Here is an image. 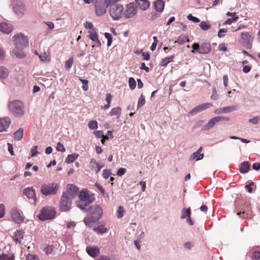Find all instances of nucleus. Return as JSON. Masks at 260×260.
Wrapping results in <instances>:
<instances>
[{
    "mask_svg": "<svg viewBox=\"0 0 260 260\" xmlns=\"http://www.w3.org/2000/svg\"><path fill=\"white\" fill-rule=\"evenodd\" d=\"M78 197L80 200L77 201V206L83 212H86L87 207L93 202V199L90 197L86 189L81 191Z\"/></svg>",
    "mask_w": 260,
    "mask_h": 260,
    "instance_id": "f257e3e1",
    "label": "nucleus"
},
{
    "mask_svg": "<svg viewBox=\"0 0 260 260\" xmlns=\"http://www.w3.org/2000/svg\"><path fill=\"white\" fill-rule=\"evenodd\" d=\"M9 109L10 111L16 117L22 116L24 114L23 104L19 100L10 102Z\"/></svg>",
    "mask_w": 260,
    "mask_h": 260,
    "instance_id": "f03ea898",
    "label": "nucleus"
},
{
    "mask_svg": "<svg viewBox=\"0 0 260 260\" xmlns=\"http://www.w3.org/2000/svg\"><path fill=\"white\" fill-rule=\"evenodd\" d=\"M59 186L55 183H43L41 185L40 191L45 196H53L57 193Z\"/></svg>",
    "mask_w": 260,
    "mask_h": 260,
    "instance_id": "7ed1b4c3",
    "label": "nucleus"
},
{
    "mask_svg": "<svg viewBox=\"0 0 260 260\" xmlns=\"http://www.w3.org/2000/svg\"><path fill=\"white\" fill-rule=\"evenodd\" d=\"M56 215V211L52 207L46 206L42 208L38 215L39 220L44 221L54 218Z\"/></svg>",
    "mask_w": 260,
    "mask_h": 260,
    "instance_id": "20e7f679",
    "label": "nucleus"
},
{
    "mask_svg": "<svg viewBox=\"0 0 260 260\" xmlns=\"http://www.w3.org/2000/svg\"><path fill=\"white\" fill-rule=\"evenodd\" d=\"M123 11L121 5H113L110 7V15L113 20H118L121 17Z\"/></svg>",
    "mask_w": 260,
    "mask_h": 260,
    "instance_id": "39448f33",
    "label": "nucleus"
},
{
    "mask_svg": "<svg viewBox=\"0 0 260 260\" xmlns=\"http://www.w3.org/2000/svg\"><path fill=\"white\" fill-rule=\"evenodd\" d=\"M72 199L67 196L66 194H62L59 203V209L62 212L70 210L72 205Z\"/></svg>",
    "mask_w": 260,
    "mask_h": 260,
    "instance_id": "423d86ee",
    "label": "nucleus"
},
{
    "mask_svg": "<svg viewBox=\"0 0 260 260\" xmlns=\"http://www.w3.org/2000/svg\"><path fill=\"white\" fill-rule=\"evenodd\" d=\"M253 38L248 32H243L241 34V40L240 43L246 48L249 49L252 47Z\"/></svg>",
    "mask_w": 260,
    "mask_h": 260,
    "instance_id": "0eeeda50",
    "label": "nucleus"
},
{
    "mask_svg": "<svg viewBox=\"0 0 260 260\" xmlns=\"http://www.w3.org/2000/svg\"><path fill=\"white\" fill-rule=\"evenodd\" d=\"M12 5L14 12L17 16H22L24 15L26 8L22 0H13Z\"/></svg>",
    "mask_w": 260,
    "mask_h": 260,
    "instance_id": "6e6552de",
    "label": "nucleus"
},
{
    "mask_svg": "<svg viewBox=\"0 0 260 260\" xmlns=\"http://www.w3.org/2000/svg\"><path fill=\"white\" fill-rule=\"evenodd\" d=\"M15 47L25 48L28 45V40L26 37L21 34L16 35L13 37Z\"/></svg>",
    "mask_w": 260,
    "mask_h": 260,
    "instance_id": "1a4fd4ad",
    "label": "nucleus"
},
{
    "mask_svg": "<svg viewBox=\"0 0 260 260\" xmlns=\"http://www.w3.org/2000/svg\"><path fill=\"white\" fill-rule=\"evenodd\" d=\"M88 213L91 215L90 216H92L95 219L98 220L102 217L103 215V210L102 208L97 205H93L90 207H87V211Z\"/></svg>",
    "mask_w": 260,
    "mask_h": 260,
    "instance_id": "9d476101",
    "label": "nucleus"
},
{
    "mask_svg": "<svg viewBox=\"0 0 260 260\" xmlns=\"http://www.w3.org/2000/svg\"><path fill=\"white\" fill-rule=\"evenodd\" d=\"M137 12V5L135 3H130L126 5L123 16L127 19L133 18Z\"/></svg>",
    "mask_w": 260,
    "mask_h": 260,
    "instance_id": "9b49d317",
    "label": "nucleus"
},
{
    "mask_svg": "<svg viewBox=\"0 0 260 260\" xmlns=\"http://www.w3.org/2000/svg\"><path fill=\"white\" fill-rule=\"evenodd\" d=\"M24 194L28 198L29 200V202L31 204L34 205L36 204L37 202V198L35 189L32 187H27L24 190Z\"/></svg>",
    "mask_w": 260,
    "mask_h": 260,
    "instance_id": "f8f14e48",
    "label": "nucleus"
},
{
    "mask_svg": "<svg viewBox=\"0 0 260 260\" xmlns=\"http://www.w3.org/2000/svg\"><path fill=\"white\" fill-rule=\"evenodd\" d=\"M212 104L209 103H206L204 104H202L193 108L190 112L189 115H194L201 111H203L210 107L212 106Z\"/></svg>",
    "mask_w": 260,
    "mask_h": 260,
    "instance_id": "ddd939ff",
    "label": "nucleus"
},
{
    "mask_svg": "<svg viewBox=\"0 0 260 260\" xmlns=\"http://www.w3.org/2000/svg\"><path fill=\"white\" fill-rule=\"evenodd\" d=\"M89 35L88 37L95 43L94 45L92 46V47H101V43L99 39L98 35L94 29H92V31H89Z\"/></svg>",
    "mask_w": 260,
    "mask_h": 260,
    "instance_id": "4468645a",
    "label": "nucleus"
},
{
    "mask_svg": "<svg viewBox=\"0 0 260 260\" xmlns=\"http://www.w3.org/2000/svg\"><path fill=\"white\" fill-rule=\"evenodd\" d=\"M11 215L13 221L17 223H20L23 222V218L21 216L20 213L16 208H12L11 210Z\"/></svg>",
    "mask_w": 260,
    "mask_h": 260,
    "instance_id": "2eb2a0df",
    "label": "nucleus"
},
{
    "mask_svg": "<svg viewBox=\"0 0 260 260\" xmlns=\"http://www.w3.org/2000/svg\"><path fill=\"white\" fill-rule=\"evenodd\" d=\"M238 109V107L236 106H232L225 107L223 108H219L216 109L214 111V113L216 114H221L222 113H228L232 111H236Z\"/></svg>",
    "mask_w": 260,
    "mask_h": 260,
    "instance_id": "dca6fc26",
    "label": "nucleus"
},
{
    "mask_svg": "<svg viewBox=\"0 0 260 260\" xmlns=\"http://www.w3.org/2000/svg\"><path fill=\"white\" fill-rule=\"evenodd\" d=\"M78 190V188L77 187L73 184H71L69 185L67 192L63 193L66 194L67 196L73 199L76 196Z\"/></svg>",
    "mask_w": 260,
    "mask_h": 260,
    "instance_id": "f3484780",
    "label": "nucleus"
},
{
    "mask_svg": "<svg viewBox=\"0 0 260 260\" xmlns=\"http://www.w3.org/2000/svg\"><path fill=\"white\" fill-rule=\"evenodd\" d=\"M106 5L105 2L102 3H95V13L98 16H101L106 12Z\"/></svg>",
    "mask_w": 260,
    "mask_h": 260,
    "instance_id": "a211bd4d",
    "label": "nucleus"
},
{
    "mask_svg": "<svg viewBox=\"0 0 260 260\" xmlns=\"http://www.w3.org/2000/svg\"><path fill=\"white\" fill-rule=\"evenodd\" d=\"M11 123V120L9 117L0 118V132L6 131Z\"/></svg>",
    "mask_w": 260,
    "mask_h": 260,
    "instance_id": "6ab92c4d",
    "label": "nucleus"
},
{
    "mask_svg": "<svg viewBox=\"0 0 260 260\" xmlns=\"http://www.w3.org/2000/svg\"><path fill=\"white\" fill-rule=\"evenodd\" d=\"M86 251L88 254L93 257H95L100 253L99 248L95 246H87Z\"/></svg>",
    "mask_w": 260,
    "mask_h": 260,
    "instance_id": "aec40b11",
    "label": "nucleus"
},
{
    "mask_svg": "<svg viewBox=\"0 0 260 260\" xmlns=\"http://www.w3.org/2000/svg\"><path fill=\"white\" fill-rule=\"evenodd\" d=\"M217 122L218 121L216 117L212 118L207 123L202 126V129L203 131H209L213 128Z\"/></svg>",
    "mask_w": 260,
    "mask_h": 260,
    "instance_id": "412c9836",
    "label": "nucleus"
},
{
    "mask_svg": "<svg viewBox=\"0 0 260 260\" xmlns=\"http://www.w3.org/2000/svg\"><path fill=\"white\" fill-rule=\"evenodd\" d=\"M211 50L210 44L209 43H204L200 46V50L198 52L201 54L209 53Z\"/></svg>",
    "mask_w": 260,
    "mask_h": 260,
    "instance_id": "4be33fe9",
    "label": "nucleus"
},
{
    "mask_svg": "<svg viewBox=\"0 0 260 260\" xmlns=\"http://www.w3.org/2000/svg\"><path fill=\"white\" fill-rule=\"evenodd\" d=\"M13 29L11 24L8 23H1L0 24V30L5 34L10 33Z\"/></svg>",
    "mask_w": 260,
    "mask_h": 260,
    "instance_id": "5701e85b",
    "label": "nucleus"
},
{
    "mask_svg": "<svg viewBox=\"0 0 260 260\" xmlns=\"http://www.w3.org/2000/svg\"><path fill=\"white\" fill-rule=\"evenodd\" d=\"M23 238V233L22 231H17L14 233L13 236V240L16 242V244H20L21 240Z\"/></svg>",
    "mask_w": 260,
    "mask_h": 260,
    "instance_id": "b1692460",
    "label": "nucleus"
},
{
    "mask_svg": "<svg viewBox=\"0 0 260 260\" xmlns=\"http://www.w3.org/2000/svg\"><path fill=\"white\" fill-rule=\"evenodd\" d=\"M136 4L139 6L141 10L144 11L146 10L150 6L149 2L146 0H137Z\"/></svg>",
    "mask_w": 260,
    "mask_h": 260,
    "instance_id": "393cba45",
    "label": "nucleus"
},
{
    "mask_svg": "<svg viewBox=\"0 0 260 260\" xmlns=\"http://www.w3.org/2000/svg\"><path fill=\"white\" fill-rule=\"evenodd\" d=\"M155 10L158 12H162L164 9L165 3L162 0H157L154 3Z\"/></svg>",
    "mask_w": 260,
    "mask_h": 260,
    "instance_id": "a878e982",
    "label": "nucleus"
},
{
    "mask_svg": "<svg viewBox=\"0 0 260 260\" xmlns=\"http://www.w3.org/2000/svg\"><path fill=\"white\" fill-rule=\"evenodd\" d=\"M23 48H24L15 47L13 50V53L17 57L22 58L26 56L25 53L23 51Z\"/></svg>",
    "mask_w": 260,
    "mask_h": 260,
    "instance_id": "bb28decb",
    "label": "nucleus"
},
{
    "mask_svg": "<svg viewBox=\"0 0 260 260\" xmlns=\"http://www.w3.org/2000/svg\"><path fill=\"white\" fill-rule=\"evenodd\" d=\"M90 165L92 169H95V172L96 173H98L103 167V166H101L98 162H96L94 158L91 159L90 161Z\"/></svg>",
    "mask_w": 260,
    "mask_h": 260,
    "instance_id": "cd10ccee",
    "label": "nucleus"
},
{
    "mask_svg": "<svg viewBox=\"0 0 260 260\" xmlns=\"http://www.w3.org/2000/svg\"><path fill=\"white\" fill-rule=\"evenodd\" d=\"M250 165L248 161H244L240 165L239 168L240 172L242 173H246L249 170Z\"/></svg>",
    "mask_w": 260,
    "mask_h": 260,
    "instance_id": "c85d7f7f",
    "label": "nucleus"
},
{
    "mask_svg": "<svg viewBox=\"0 0 260 260\" xmlns=\"http://www.w3.org/2000/svg\"><path fill=\"white\" fill-rule=\"evenodd\" d=\"M174 57L175 56L173 55L170 57H167L165 58H162L159 64V66L161 67H166L170 62H171L173 61Z\"/></svg>",
    "mask_w": 260,
    "mask_h": 260,
    "instance_id": "c756f323",
    "label": "nucleus"
},
{
    "mask_svg": "<svg viewBox=\"0 0 260 260\" xmlns=\"http://www.w3.org/2000/svg\"><path fill=\"white\" fill-rule=\"evenodd\" d=\"M9 71L8 69L4 66H0V78L6 79L8 77Z\"/></svg>",
    "mask_w": 260,
    "mask_h": 260,
    "instance_id": "7c9ffc66",
    "label": "nucleus"
},
{
    "mask_svg": "<svg viewBox=\"0 0 260 260\" xmlns=\"http://www.w3.org/2000/svg\"><path fill=\"white\" fill-rule=\"evenodd\" d=\"M121 113V109L120 107H117L116 108H113L110 112L109 113V115L111 116L116 115L117 118L120 117Z\"/></svg>",
    "mask_w": 260,
    "mask_h": 260,
    "instance_id": "2f4dec72",
    "label": "nucleus"
},
{
    "mask_svg": "<svg viewBox=\"0 0 260 260\" xmlns=\"http://www.w3.org/2000/svg\"><path fill=\"white\" fill-rule=\"evenodd\" d=\"M79 156V155L76 153L69 154L66 159L65 162L67 164L73 162Z\"/></svg>",
    "mask_w": 260,
    "mask_h": 260,
    "instance_id": "473e14b6",
    "label": "nucleus"
},
{
    "mask_svg": "<svg viewBox=\"0 0 260 260\" xmlns=\"http://www.w3.org/2000/svg\"><path fill=\"white\" fill-rule=\"evenodd\" d=\"M23 135V129L19 128L14 133V138L15 140L19 141L22 139Z\"/></svg>",
    "mask_w": 260,
    "mask_h": 260,
    "instance_id": "72a5a7b5",
    "label": "nucleus"
},
{
    "mask_svg": "<svg viewBox=\"0 0 260 260\" xmlns=\"http://www.w3.org/2000/svg\"><path fill=\"white\" fill-rule=\"evenodd\" d=\"M191 215V210L190 208H188L187 209L183 208L181 210V219H185L187 218V217L190 216Z\"/></svg>",
    "mask_w": 260,
    "mask_h": 260,
    "instance_id": "f704fd0d",
    "label": "nucleus"
},
{
    "mask_svg": "<svg viewBox=\"0 0 260 260\" xmlns=\"http://www.w3.org/2000/svg\"><path fill=\"white\" fill-rule=\"evenodd\" d=\"M93 231L98 234H103L107 232V229L104 225L101 224L93 229Z\"/></svg>",
    "mask_w": 260,
    "mask_h": 260,
    "instance_id": "c9c22d12",
    "label": "nucleus"
},
{
    "mask_svg": "<svg viewBox=\"0 0 260 260\" xmlns=\"http://www.w3.org/2000/svg\"><path fill=\"white\" fill-rule=\"evenodd\" d=\"M98 221V219H95L92 216H90L89 217H86L84 219V222L86 225L91 226V223L96 222Z\"/></svg>",
    "mask_w": 260,
    "mask_h": 260,
    "instance_id": "e433bc0d",
    "label": "nucleus"
},
{
    "mask_svg": "<svg viewBox=\"0 0 260 260\" xmlns=\"http://www.w3.org/2000/svg\"><path fill=\"white\" fill-rule=\"evenodd\" d=\"M204 157V154H199L198 152H195L191 154L189 157V160H192L194 159L197 161L202 159Z\"/></svg>",
    "mask_w": 260,
    "mask_h": 260,
    "instance_id": "4c0bfd02",
    "label": "nucleus"
},
{
    "mask_svg": "<svg viewBox=\"0 0 260 260\" xmlns=\"http://www.w3.org/2000/svg\"><path fill=\"white\" fill-rule=\"evenodd\" d=\"M39 57L42 61H49L50 55L46 52H44L39 55Z\"/></svg>",
    "mask_w": 260,
    "mask_h": 260,
    "instance_id": "58836bf2",
    "label": "nucleus"
},
{
    "mask_svg": "<svg viewBox=\"0 0 260 260\" xmlns=\"http://www.w3.org/2000/svg\"><path fill=\"white\" fill-rule=\"evenodd\" d=\"M1 260H14V256L12 254H5L0 255Z\"/></svg>",
    "mask_w": 260,
    "mask_h": 260,
    "instance_id": "ea45409f",
    "label": "nucleus"
},
{
    "mask_svg": "<svg viewBox=\"0 0 260 260\" xmlns=\"http://www.w3.org/2000/svg\"><path fill=\"white\" fill-rule=\"evenodd\" d=\"M200 26L203 30H208L211 27V25L207 23L206 21H202L200 24Z\"/></svg>",
    "mask_w": 260,
    "mask_h": 260,
    "instance_id": "a19ab883",
    "label": "nucleus"
},
{
    "mask_svg": "<svg viewBox=\"0 0 260 260\" xmlns=\"http://www.w3.org/2000/svg\"><path fill=\"white\" fill-rule=\"evenodd\" d=\"M159 16V15L155 12H152L148 14L147 16V19L148 20H154L158 18Z\"/></svg>",
    "mask_w": 260,
    "mask_h": 260,
    "instance_id": "79ce46f5",
    "label": "nucleus"
},
{
    "mask_svg": "<svg viewBox=\"0 0 260 260\" xmlns=\"http://www.w3.org/2000/svg\"><path fill=\"white\" fill-rule=\"evenodd\" d=\"M128 84L131 89L133 90L136 88V82L134 78L131 77L129 78Z\"/></svg>",
    "mask_w": 260,
    "mask_h": 260,
    "instance_id": "37998d69",
    "label": "nucleus"
},
{
    "mask_svg": "<svg viewBox=\"0 0 260 260\" xmlns=\"http://www.w3.org/2000/svg\"><path fill=\"white\" fill-rule=\"evenodd\" d=\"M145 98L143 94H141L139 99V100H138L137 109L143 106H144L145 105Z\"/></svg>",
    "mask_w": 260,
    "mask_h": 260,
    "instance_id": "c03bdc74",
    "label": "nucleus"
},
{
    "mask_svg": "<svg viewBox=\"0 0 260 260\" xmlns=\"http://www.w3.org/2000/svg\"><path fill=\"white\" fill-rule=\"evenodd\" d=\"M105 37L107 39V46L108 47H109L111 45L112 42V35L109 33V32H105Z\"/></svg>",
    "mask_w": 260,
    "mask_h": 260,
    "instance_id": "a18cd8bd",
    "label": "nucleus"
},
{
    "mask_svg": "<svg viewBox=\"0 0 260 260\" xmlns=\"http://www.w3.org/2000/svg\"><path fill=\"white\" fill-rule=\"evenodd\" d=\"M124 210L122 206H120L118 207L117 211V216L118 218H122L124 216Z\"/></svg>",
    "mask_w": 260,
    "mask_h": 260,
    "instance_id": "49530a36",
    "label": "nucleus"
},
{
    "mask_svg": "<svg viewBox=\"0 0 260 260\" xmlns=\"http://www.w3.org/2000/svg\"><path fill=\"white\" fill-rule=\"evenodd\" d=\"M73 58L70 57L66 61L65 68L66 69H70L72 67L73 64Z\"/></svg>",
    "mask_w": 260,
    "mask_h": 260,
    "instance_id": "de8ad7c7",
    "label": "nucleus"
},
{
    "mask_svg": "<svg viewBox=\"0 0 260 260\" xmlns=\"http://www.w3.org/2000/svg\"><path fill=\"white\" fill-rule=\"evenodd\" d=\"M79 80L83 84V85H82L83 90L85 91H87L88 90V81L87 80L83 79H81V78L79 79Z\"/></svg>",
    "mask_w": 260,
    "mask_h": 260,
    "instance_id": "09e8293b",
    "label": "nucleus"
},
{
    "mask_svg": "<svg viewBox=\"0 0 260 260\" xmlns=\"http://www.w3.org/2000/svg\"><path fill=\"white\" fill-rule=\"evenodd\" d=\"M120 0H105V4L106 5V7H110L113 5H118L116 3Z\"/></svg>",
    "mask_w": 260,
    "mask_h": 260,
    "instance_id": "8fccbe9b",
    "label": "nucleus"
},
{
    "mask_svg": "<svg viewBox=\"0 0 260 260\" xmlns=\"http://www.w3.org/2000/svg\"><path fill=\"white\" fill-rule=\"evenodd\" d=\"M88 126L92 130L96 129L98 128V122L94 120L90 121L88 123Z\"/></svg>",
    "mask_w": 260,
    "mask_h": 260,
    "instance_id": "3c124183",
    "label": "nucleus"
},
{
    "mask_svg": "<svg viewBox=\"0 0 260 260\" xmlns=\"http://www.w3.org/2000/svg\"><path fill=\"white\" fill-rule=\"evenodd\" d=\"M238 18V16H234L231 18H229L225 21L224 24L228 25L231 24L233 22L237 21Z\"/></svg>",
    "mask_w": 260,
    "mask_h": 260,
    "instance_id": "603ef678",
    "label": "nucleus"
},
{
    "mask_svg": "<svg viewBox=\"0 0 260 260\" xmlns=\"http://www.w3.org/2000/svg\"><path fill=\"white\" fill-rule=\"evenodd\" d=\"M111 174V171L110 169H105L103 171V176L104 178L107 179Z\"/></svg>",
    "mask_w": 260,
    "mask_h": 260,
    "instance_id": "864d4df0",
    "label": "nucleus"
},
{
    "mask_svg": "<svg viewBox=\"0 0 260 260\" xmlns=\"http://www.w3.org/2000/svg\"><path fill=\"white\" fill-rule=\"evenodd\" d=\"M186 42V37L180 36L179 37L177 41H175L174 43H178L180 45L183 44Z\"/></svg>",
    "mask_w": 260,
    "mask_h": 260,
    "instance_id": "5fc2aeb1",
    "label": "nucleus"
},
{
    "mask_svg": "<svg viewBox=\"0 0 260 260\" xmlns=\"http://www.w3.org/2000/svg\"><path fill=\"white\" fill-rule=\"evenodd\" d=\"M56 149L57 151L60 152H64L66 151L64 147L60 142H58L57 144Z\"/></svg>",
    "mask_w": 260,
    "mask_h": 260,
    "instance_id": "6e6d98bb",
    "label": "nucleus"
},
{
    "mask_svg": "<svg viewBox=\"0 0 260 260\" xmlns=\"http://www.w3.org/2000/svg\"><path fill=\"white\" fill-rule=\"evenodd\" d=\"M187 18L189 20L195 23L199 22L200 21L198 18L193 16L191 14H189Z\"/></svg>",
    "mask_w": 260,
    "mask_h": 260,
    "instance_id": "4d7b16f0",
    "label": "nucleus"
},
{
    "mask_svg": "<svg viewBox=\"0 0 260 260\" xmlns=\"http://www.w3.org/2000/svg\"><path fill=\"white\" fill-rule=\"evenodd\" d=\"M245 213L247 215H249L250 214L251 212H250V211L249 210H245L243 212H238L237 213V215H238L239 216H241V215L242 214V215H243V216H241V217H242L243 218H247V216H245Z\"/></svg>",
    "mask_w": 260,
    "mask_h": 260,
    "instance_id": "13d9d810",
    "label": "nucleus"
},
{
    "mask_svg": "<svg viewBox=\"0 0 260 260\" xmlns=\"http://www.w3.org/2000/svg\"><path fill=\"white\" fill-rule=\"evenodd\" d=\"M192 48L193 50H191V52L192 53L198 52V50H200V46L198 43H194L192 45Z\"/></svg>",
    "mask_w": 260,
    "mask_h": 260,
    "instance_id": "bf43d9fd",
    "label": "nucleus"
},
{
    "mask_svg": "<svg viewBox=\"0 0 260 260\" xmlns=\"http://www.w3.org/2000/svg\"><path fill=\"white\" fill-rule=\"evenodd\" d=\"M95 186L100 190V191L103 195V196L106 197V195L107 196V194L106 193L105 191V190L103 189V188L101 185L96 183L95 184Z\"/></svg>",
    "mask_w": 260,
    "mask_h": 260,
    "instance_id": "052dcab7",
    "label": "nucleus"
},
{
    "mask_svg": "<svg viewBox=\"0 0 260 260\" xmlns=\"http://www.w3.org/2000/svg\"><path fill=\"white\" fill-rule=\"evenodd\" d=\"M26 260H39V258L36 254H28Z\"/></svg>",
    "mask_w": 260,
    "mask_h": 260,
    "instance_id": "680f3d73",
    "label": "nucleus"
},
{
    "mask_svg": "<svg viewBox=\"0 0 260 260\" xmlns=\"http://www.w3.org/2000/svg\"><path fill=\"white\" fill-rule=\"evenodd\" d=\"M184 246L185 248L190 250L194 246V244L193 242L189 241L185 242Z\"/></svg>",
    "mask_w": 260,
    "mask_h": 260,
    "instance_id": "e2e57ef3",
    "label": "nucleus"
},
{
    "mask_svg": "<svg viewBox=\"0 0 260 260\" xmlns=\"http://www.w3.org/2000/svg\"><path fill=\"white\" fill-rule=\"evenodd\" d=\"M93 134L95 135L97 138H104V135L102 131H96L93 132Z\"/></svg>",
    "mask_w": 260,
    "mask_h": 260,
    "instance_id": "0e129e2a",
    "label": "nucleus"
},
{
    "mask_svg": "<svg viewBox=\"0 0 260 260\" xmlns=\"http://www.w3.org/2000/svg\"><path fill=\"white\" fill-rule=\"evenodd\" d=\"M216 117L218 122L220 121H229V120H230V118L229 117H224L223 116H216Z\"/></svg>",
    "mask_w": 260,
    "mask_h": 260,
    "instance_id": "69168bd1",
    "label": "nucleus"
},
{
    "mask_svg": "<svg viewBox=\"0 0 260 260\" xmlns=\"http://www.w3.org/2000/svg\"><path fill=\"white\" fill-rule=\"evenodd\" d=\"M126 172V169L123 168H120L117 172V175L119 176H121Z\"/></svg>",
    "mask_w": 260,
    "mask_h": 260,
    "instance_id": "338daca9",
    "label": "nucleus"
},
{
    "mask_svg": "<svg viewBox=\"0 0 260 260\" xmlns=\"http://www.w3.org/2000/svg\"><path fill=\"white\" fill-rule=\"evenodd\" d=\"M95 260H111V259L106 255H100Z\"/></svg>",
    "mask_w": 260,
    "mask_h": 260,
    "instance_id": "774afa93",
    "label": "nucleus"
}]
</instances>
